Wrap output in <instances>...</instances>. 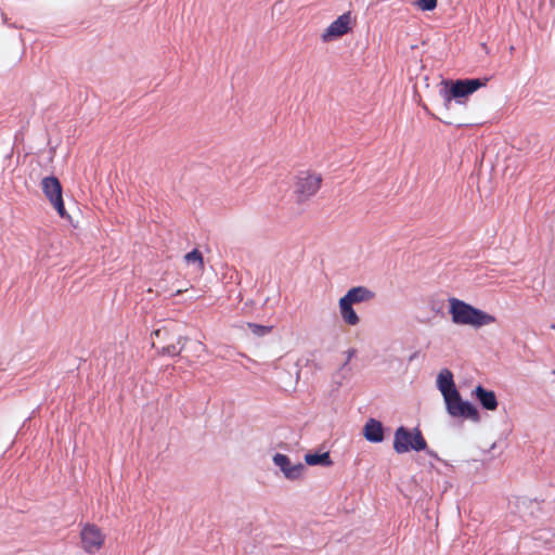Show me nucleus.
<instances>
[{
    "label": "nucleus",
    "mask_w": 555,
    "mask_h": 555,
    "mask_svg": "<svg viewBox=\"0 0 555 555\" xmlns=\"http://www.w3.org/2000/svg\"><path fill=\"white\" fill-rule=\"evenodd\" d=\"M449 313L456 325H469L475 328L495 322V317L456 297H450Z\"/></svg>",
    "instance_id": "obj_1"
},
{
    "label": "nucleus",
    "mask_w": 555,
    "mask_h": 555,
    "mask_svg": "<svg viewBox=\"0 0 555 555\" xmlns=\"http://www.w3.org/2000/svg\"><path fill=\"white\" fill-rule=\"evenodd\" d=\"M488 81L489 78L443 80L440 94L443 98L446 108H449L452 101L456 104H464L469 95L485 87Z\"/></svg>",
    "instance_id": "obj_2"
},
{
    "label": "nucleus",
    "mask_w": 555,
    "mask_h": 555,
    "mask_svg": "<svg viewBox=\"0 0 555 555\" xmlns=\"http://www.w3.org/2000/svg\"><path fill=\"white\" fill-rule=\"evenodd\" d=\"M392 447L397 454L421 452L427 449V441L418 427L411 429L401 425L395 430Z\"/></svg>",
    "instance_id": "obj_3"
},
{
    "label": "nucleus",
    "mask_w": 555,
    "mask_h": 555,
    "mask_svg": "<svg viewBox=\"0 0 555 555\" xmlns=\"http://www.w3.org/2000/svg\"><path fill=\"white\" fill-rule=\"evenodd\" d=\"M444 403L448 414L452 417L470 420L476 423L480 421V413L477 406L468 400H463L460 392L459 396L453 395L447 398Z\"/></svg>",
    "instance_id": "obj_4"
},
{
    "label": "nucleus",
    "mask_w": 555,
    "mask_h": 555,
    "mask_svg": "<svg viewBox=\"0 0 555 555\" xmlns=\"http://www.w3.org/2000/svg\"><path fill=\"white\" fill-rule=\"evenodd\" d=\"M42 191L62 219H69L63 201V188L55 176L44 177L41 182Z\"/></svg>",
    "instance_id": "obj_5"
},
{
    "label": "nucleus",
    "mask_w": 555,
    "mask_h": 555,
    "mask_svg": "<svg viewBox=\"0 0 555 555\" xmlns=\"http://www.w3.org/2000/svg\"><path fill=\"white\" fill-rule=\"evenodd\" d=\"M80 538L82 548L89 554L98 552L104 543V535L100 528L93 524H87L83 526L80 532Z\"/></svg>",
    "instance_id": "obj_6"
},
{
    "label": "nucleus",
    "mask_w": 555,
    "mask_h": 555,
    "mask_svg": "<svg viewBox=\"0 0 555 555\" xmlns=\"http://www.w3.org/2000/svg\"><path fill=\"white\" fill-rule=\"evenodd\" d=\"M351 12H345L339 15L335 21H333L330 26L322 34V40L324 42L332 41L334 39L340 38L341 36L348 34L351 30Z\"/></svg>",
    "instance_id": "obj_7"
},
{
    "label": "nucleus",
    "mask_w": 555,
    "mask_h": 555,
    "mask_svg": "<svg viewBox=\"0 0 555 555\" xmlns=\"http://www.w3.org/2000/svg\"><path fill=\"white\" fill-rule=\"evenodd\" d=\"M321 182V175L307 173L305 177H298L296 183V193L298 196V202H302L309 198L310 196L314 195L317 191L320 189Z\"/></svg>",
    "instance_id": "obj_8"
},
{
    "label": "nucleus",
    "mask_w": 555,
    "mask_h": 555,
    "mask_svg": "<svg viewBox=\"0 0 555 555\" xmlns=\"http://www.w3.org/2000/svg\"><path fill=\"white\" fill-rule=\"evenodd\" d=\"M273 463L280 468L284 477L288 480L299 479L305 470V465L300 462L293 464L286 454L275 453Z\"/></svg>",
    "instance_id": "obj_9"
},
{
    "label": "nucleus",
    "mask_w": 555,
    "mask_h": 555,
    "mask_svg": "<svg viewBox=\"0 0 555 555\" xmlns=\"http://www.w3.org/2000/svg\"><path fill=\"white\" fill-rule=\"evenodd\" d=\"M436 385L441 392L443 400L452 397L453 395L459 396V390L455 386L453 374L449 369H442L436 379Z\"/></svg>",
    "instance_id": "obj_10"
},
{
    "label": "nucleus",
    "mask_w": 555,
    "mask_h": 555,
    "mask_svg": "<svg viewBox=\"0 0 555 555\" xmlns=\"http://www.w3.org/2000/svg\"><path fill=\"white\" fill-rule=\"evenodd\" d=\"M475 399L479 402L482 409L488 411H494L498 408V399L493 390L485 388L482 385H478L473 390Z\"/></svg>",
    "instance_id": "obj_11"
},
{
    "label": "nucleus",
    "mask_w": 555,
    "mask_h": 555,
    "mask_svg": "<svg viewBox=\"0 0 555 555\" xmlns=\"http://www.w3.org/2000/svg\"><path fill=\"white\" fill-rule=\"evenodd\" d=\"M363 436L371 443H379L384 440V425L376 418H370L363 427Z\"/></svg>",
    "instance_id": "obj_12"
},
{
    "label": "nucleus",
    "mask_w": 555,
    "mask_h": 555,
    "mask_svg": "<svg viewBox=\"0 0 555 555\" xmlns=\"http://www.w3.org/2000/svg\"><path fill=\"white\" fill-rule=\"evenodd\" d=\"M375 294L365 286H354L348 289V292L343 296L345 300L350 302L351 305L365 302L373 299Z\"/></svg>",
    "instance_id": "obj_13"
},
{
    "label": "nucleus",
    "mask_w": 555,
    "mask_h": 555,
    "mask_svg": "<svg viewBox=\"0 0 555 555\" xmlns=\"http://www.w3.org/2000/svg\"><path fill=\"white\" fill-rule=\"evenodd\" d=\"M305 462L309 466L330 467L333 464L330 452H308Z\"/></svg>",
    "instance_id": "obj_14"
},
{
    "label": "nucleus",
    "mask_w": 555,
    "mask_h": 555,
    "mask_svg": "<svg viewBox=\"0 0 555 555\" xmlns=\"http://www.w3.org/2000/svg\"><path fill=\"white\" fill-rule=\"evenodd\" d=\"M350 302L345 300L343 297L339 299V310L343 320L348 325H357L360 321L359 315L357 314L356 310L352 307Z\"/></svg>",
    "instance_id": "obj_15"
},
{
    "label": "nucleus",
    "mask_w": 555,
    "mask_h": 555,
    "mask_svg": "<svg viewBox=\"0 0 555 555\" xmlns=\"http://www.w3.org/2000/svg\"><path fill=\"white\" fill-rule=\"evenodd\" d=\"M183 339L184 338L182 336H179L177 344H170V345L163 347L160 353L164 356H170V357L178 356L183 349V344H182Z\"/></svg>",
    "instance_id": "obj_16"
},
{
    "label": "nucleus",
    "mask_w": 555,
    "mask_h": 555,
    "mask_svg": "<svg viewBox=\"0 0 555 555\" xmlns=\"http://www.w3.org/2000/svg\"><path fill=\"white\" fill-rule=\"evenodd\" d=\"M247 327L248 330L257 337H263L266 335H268L273 326L271 325H262V324H257V323H247Z\"/></svg>",
    "instance_id": "obj_17"
},
{
    "label": "nucleus",
    "mask_w": 555,
    "mask_h": 555,
    "mask_svg": "<svg viewBox=\"0 0 555 555\" xmlns=\"http://www.w3.org/2000/svg\"><path fill=\"white\" fill-rule=\"evenodd\" d=\"M414 4L423 12H431L437 8L438 0H415Z\"/></svg>",
    "instance_id": "obj_18"
},
{
    "label": "nucleus",
    "mask_w": 555,
    "mask_h": 555,
    "mask_svg": "<svg viewBox=\"0 0 555 555\" xmlns=\"http://www.w3.org/2000/svg\"><path fill=\"white\" fill-rule=\"evenodd\" d=\"M184 259L188 263L198 262L201 266H203L204 263L203 255L197 248H194L191 251L186 253Z\"/></svg>",
    "instance_id": "obj_19"
},
{
    "label": "nucleus",
    "mask_w": 555,
    "mask_h": 555,
    "mask_svg": "<svg viewBox=\"0 0 555 555\" xmlns=\"http://www.w3.org/2000/svg\"><path fill=\"white\" fill-rule=\"evenodd\" d=\"M356 354V349H349L347 351V359L346 361L343 363L340 370L344 371L348 367V364H349V361L351 360V358Z\"/></svg>",
    "instance_id": "obj_20"
},
{
    "label": "nucleus",
    "mask_w": 555,
    "mask_h": 555,
    "mask_svg": "<svg viewBox=\"0 0 555 555\" xmlns=\"http://www.w3.org/2000/svg\"><path fill=\"white\" fill-rule=\"evenodd\" d=\"M423 451H424V452H426V454H427V455H429L430 457H433V459H435V460H437V461H439V462H443V463H446L443 460H441V459L439 457V455H438V453H437L436 451L430 450V449H428V448H427L426 450H423Z\"/></svg>",
    "instance_id": "obj_21"
},
{
    "label": "nucleus",
    "mask_w": 555,
    "mask_h": 555,
    "mask_svg": "<svg viewBox=\"0 0 555 555\" xmlns=\"http://www.w3.org/2000/svg\"><path fill=\"white\" fill-rule=\"evenodd\" d=\"M495 447H496V443L494 442V443H492V444H491V448H490V449H491V450H494V449H495Z\"/></svg>",
    "instance_id": "obj_22"
},
{
    "label": "nucleus",
    "mask_w": 555,
    "mask_h": 555,
    "mask_svg": "<svg viewBox=\"0 0 555 555\" xmlns=\"http://www.w3.org/2000/svg\"><path fill=\"white\" fill-rule=\"evenodd\" d=\"M415 357H416V353L412 354V356L410 357V361H412L413 359H415Z\"/></svg>",
    "instance_id": "obj_23"
},
{
    "label": "nucleus",
    "mask_w": 555,
    "mask_h": 555,
    "mask_svg": "<svg viewBox=\"0 0 555 555\" xmlns=\"http://www.w3.org/2000/svg\"><path fill=\"white\" fill-rule=\"evenodd\" d=\"M299 378V371H296V380Z\"/></svg>",
    "instance_id": "obj_24"
},
{
    "label": "nucleus",
    "mask_w": 555,
    "mask_h": 555,
    "mask_svg": "<svg viewBox=\"0 0 555 555\" xmlns=\"http://www.w3.org/2000/svg\"><path fill=\"white\" fill-rule=\"evenodd\" d=\"M154 334H155V335H158V334H159V330H156V331L154 332Z\"/></svg>",
    "instance_id": "obj_25"
},
{
    "label": "nucleus",
    "mask_w": 555,
    "mask_h": 555,
    "mask_svg": "<svg viewBox=\"0 0 555 555\" xmlns=\"http://www.w3.org/2000/svg\"><path fill=\"white\" fill-rule=\"evenodd\" d=\"M551 327L555 330V324H553Z\"/></svg>",
    "instance_id": "obj_26"
},
{
    "label": "nucleus",
    "mask_w": 555,
    "mask_h": 555,
    "mask_svg": "<svg viewBox=\"0 0 555 555\" xmlns=\"http://www.w3.org/2000/svg\"><path fill=\"white\" fill-rule=\"evenodd\" d=\"M553 374L555 375V370L553 371Z\"/></svg>",
    "instance_id": "obj_27"
}]
</instances>
